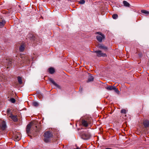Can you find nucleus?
<instances>
[{"instance_id": "5701e85b", "label": "nucleus", "mask_w": 149, "mask_h": 149, "mask_svg": "<svg viewBox=\"0 0 149 149\" xmlns=\"http://www.w3.org/2000/svg\"><path fill=\"white\" fill-rule=\"evenodd\" d=\"M33 106L35 107H38L39 106V104L38 103L36 102H33L32 103Z\"/></svg>"}, {"instance_id": "f257e3e1", "label": "nucleus", "mask_w": 149, "mask_h": 149, "mask_svg": "<svg viewBox=\"0 0 149 149\" xmlns=\"http://www.w3.org/2000/svg\"><path fill=\"white\" fill-rule=\"evenodd\" d=\"M35 124V122H31L28 124L26 126V133L30 137L31 136L29 134H31L32 133L33 131V129L35 130L37 128L36 126H34Z\"/></svg>"}, {"instance_id": "423d86ee", "label": "nucleus", "mask_w": 149, "mask_h": 149, "mask_svg": "<svg viewBox=\"0 0 149 149\" xmlns=\"http://www.w3.org/2000/svg\"><path fill=\"white\" fill-rule=\"evenodd\" d=\"M94 52L97 53V55L98 57H105L107 56V55L106 54L102 53V51L100 50L95 51H94Z\"/></svg>"}, {"instance_id": "473e14b6", "label": "nucleus", "mask_w": 149, "mask_h": 149, "mask_svg": "<svg viewBox=\"0 0 149 149\" xmlns=\"http://www.w3.org/2000/svg\"><path fill=\"white\" fill-rule=\"evenodd\" d=\"M73 149H81L79 148L78 147L76 148H74Z\"/></svg>"}, {"instance_id": "6e6552de", "label": "nucleus", "mask_w": 149, "mask_h": 149, "mask_svg": "<svg viewBox=\"0 0 149 149\" xmlns=\"http://www.w3.org/2000/svg\"><path fill=\"white\" fill-rule=\"evenodd\" d=\"M49 80L55 86L58 88H60V86L57 84L55 83L54 81L52 78H49Z\"/></svg>"}, {"instance_id": "2f4dec72", "label": "nucleus", "mask_w": 149, "mask_h": 149, "mask_svg": "<svg viewBox=\"0 0 149 149\" xmlns=\"http://www.w3.org/2000/svg\"><path fill=\"white\" fill-rule=\"evenodd\" d=\"M83 90V88H80L79 89V91L81 92Z\"/></svg>"}, {"instance_id": "f8f14e48", "label": "nucleus", "mask_w": 149, "mask_h": 149, "mask_svg": "<svg viewBox=\"0 0 149 149\" xmlns=\"http://www.w3.org/2000/svg\"><path fill=\"white\" fill-rule=\"evenodd\" d=\"M88 74L89 75V76H88V77L87 82H89L93 81L94 79L93 77L92 76L90 75V74L88 73Z\"/></svg>"}, {"instance_id": "393cba45", "label": "nucleus", "mask_w": 149, "mask_h": 149, "mask_svg": "<svg viewBox=\"0 0 149 149\" xmlns=\"http://www.w3.org/2000/svg\"><path fill=\"white\" fill-rule=\"evenodd\" d=\"M112 17L113 19H116L118 17V15L117 14H113L112 15Z\"/></svg>"}, {"instance_id": "412c9836", "label": "nucleus", "mask_w": 149, "mask_h": 149, "mask_svg": "<svg viewBox=\"0 0 149 149\" xmlns=\"http://www.w3.org/2000/svg\"><path fill=\"white\" fill-rule=\"evenodd\" d=\"M17 79L18 81L20 84H22V77H17Z\"/></svg>"}, {"instance_id": "cd10ccee", "label": "nucleus", "mask_w": 149, "mask_h": 149, "mask_svg": "<svg viewBox=\"0 0 149 149\" xmlns=\"http://www.w3.org/2000/svg\"><path fill=\"white\" fill-rule=\"evenodd\" d=\"M10 101L13 103H14L15 102V100L14 98H11L10 99Z\"/></svg>"}, {"instance_id": "72a5a7b5", "label": "nucleus", "mask_w": 149, "mask_h": 149, "mask_svg": "<svg viewBox=\"0 0 149 149\" xmlns=\"http://www.w3.org/2000/svg\"><path fill=\"white\" fill-rule=\"evenodd\" d=\"M38 97H39V98H40V99H41V96H40V95H39L38 96Z\"/></svg>"}, {"instance_id": "2eb2a0df", "label": "nucleus", "mask_w": 149, "mask_h": 149, "mask_svg": "<svg viewBox=\"0 0 149 149\" xmlns=\"http://www.w3.org/2000/svg\"><path fill=\"white\" fill-rule=\"evenodd\" d=\"M98 47L100 49H102L104 50H107V47L106 46L103 45H99Z\"/></svg>"}, {"instance_id": "f3484780", "label": "nucleus", "mask_w": 149, "mask_h": 149, "mask_svg": "<svg viewBox=\"0 0 149 149\" xmlns=\"http://www.w3.org/2000/svg\"><path fill=\"white\" fill-rule=\"evenodd\" d=\"M114 86H109L107 87H106L105 88L108 91H111L113 90Z\"/></svg>"}, {"instance_id": "9b49d317", "label": "nucleus", "mask_w": 149, "mask_h": 149, "mask_svg": "<svg viewBox=\"0 0 149 149\" xmlns=\"http://www.w3.org/2000/svg\"><path fill=\"white\" fill-rule=\"evenodd\" d=\"M143 124L145 127H149V121L146 120L143 121Z\"/></svg>"}, {"instance_id": "9d476101", "label": "nucleus", "mask_w": 149, "mask_h": 149, "mask_svg": "<svg viewBox=\"0 0 149 149\" xmlns=\"http://www.w3.org/2000/svg\"><path fill=\"white\" fill-rule=\"evenodd\" d=\"M82 136L84 139H87L90 138L91 136L89 134L85 133L83 134Z\"/></svg>"}, {"instance_id": "7c9ffc66", "label": "nucleus", "mask_w": 149, "mask_h": 149, "mask_svg": "<svg viewBox=\"0 0 149 149\" xmlns=\"http://www.w3.org/2000/svg\"><path fill=\"white\" fill-rule=\"evenodd\" d=\"M139 56L140 57H141L143 55L142 53H139Z\"/></svg>"}, {"instance_id": "a878e982", "label": "nucleus", "mask_w": 149, "mask_h": 149, "mask_svg": "<svg viewBox=\"0 0 149 149\" xmlns=\"http://www.w3.org/2000/svg\"><path fill=\"white\" fill-rule=\"evenodd\" d=\"M113 90H114V91L116 93H119V91L118 89L115 86H114Z\"/></svg>"}, {"instance_id": "4be33fe9", "label": "nucleus", "mask_w": 149, "mask_h": 149, "mask_svg": "<svg viewBox=\"0 0 149 149\" xmlns=\"http://www.w3.org/2000/svg\"><path fill=\"white\" fill-rule=\"evenodd\" d=\"M13 60L12 59H10L8 61V65L9 66H10L13 63Z\"/></svg>"}, {"instance_id": "0eeeda50", "label": "nucleus", "mask_w": 149, "mask_h": 149, "mask_svg": "<svg viewBox=\"0 0 149 149\" xmlns=\"http://www.w3.org/2000/svg\"><path fill=\"white\" fill-rule=\"evenodd\" d=\"M9 117L15 122H16L17 121L18 119L16 116L13 115L12 113H10V115L9 116Z\"/></svg>"}, {"instance_id": "7ed1b4c3", "label": "nucleus", "mask_w": 149, "mask_h": 149, "mask_svg": "<svg viewBox=\"0 0 149 149\" xmlns=\"http://www.w3.org/2000/svg\"><path fill=\"white\" fill-rule=\"evenodd\" d=\"M92 120V118H86L84 119H82V124L84 127H87L89 124H91Z\"/></svg>"}, {"instance_id": "ddd939ff", "label": "nucleus", "mask_w": 149, "mask_h": 149, "mask_svg": "<svg viewBox=\"0 0 149 149\" xmlns=\"http://www.w3.org/2000/svg\"><path fill=\"white\" fill-rule=\"evenodd\" d=\"M48 71L50 74H53L55 70L53 68L51 67L48 69Z\"/></svg>"}, {"instance_id": "c85d7f7f", "label": "nucleus", "mask_w": 149, "mask_h": 149, "mask_svg": "<svg viewBox=\"0 0 149 149\" xmlns=\"http://www.w3.org/2000/svg\"><path fill=\"white\" fill-rule=\"evenodd\" d=\"M10 111L11 110L10 109H7V113L8 115H9L10 114Z\"/></svg>"}, {"instance_id": "c756f323", "label": "nucleus", "mask_w": 149, "mask_h": 149, "mask_svg": "<svg viewBox=\"0 0 149 149\" xmlns=\"http://www.w3.org/2000/svg\"><path fill=\"white\" fill-rule=\"evenodd\" d=\"M85 2V1L84 0H80L79 3L80 4H84Z\"/></svg>"}, {"instance_id": "6ab92c4d", "label": "nucleus", "mask_w": 149, "mask_h": 149, "mask_svg": "<svg viewBox=\"0 0 149 149\" xmlns=\"http://www.w3.org/2000/svg\"><path fill=\"white\" fill-rule=\"evenodd\" d=\"M29 37L30 38V40H34L35 39V37L33 35H29Z\"/></svg>"}, {"instance_id": "1a4fd4ad", "label": "nucleus", "mask_w": 149, "mask_h": 149, "mask_svg": "<svg viewBox=\"0 0 149 149\" xmlns=\"http://www.w3.org/2000/svg\"><path fill=\"white\" fill-rule=\"evenodd\" d=\"M103 36H100L97 35L96 36V38L97 40L100 42H102L103 39H104L105 38V36L104 35V37Z\"/></svg>"}, {"instance_id": "39448f33", "label": "nucleus", "mask_w": 149, "mask_h": 149, "mask_svg": "<svg viewBox=\"0 0 149 149\" xmlns=\"http://www.w3.org/2000/svg\"><path fill=\"white\" fill-rule=\"evenodd\" d=\"M6 128V122L4 121H0V129L4 130H5Z\"/></svg>"}, {"instance_id": "a211bd4d", "label": "nucleus", "mask_w": 149, "mask_h": 149, "mask_svg": "<svg viewBox=\"0 0 149 149\" xmlns=\"http://www.w3.org/2000/svg\"><path fill=\"white\" fill-rule=\"evenodd\" d=\"M5 24V21L3 20L0 22V28L3 27Z\"/></svg>"}, {"instance_id": "4468645a", "label": "nucleus", "mask_w": 149, "mask_h": 149, "mask_svg": "<svg viewBox=\"0 0 149 149\" xmlns=\"http://www.w3.org/2000/svg\"><path fill=\"white\" fill-rule=\"evenodd\" d=\"M123 3L124 6L128 7H130V4L127 1H123Z\"/></svg>"}, {"instance_id": "dca6fc26", "label": "nucleus", "mask_w": 149, "mask_h": 149, "mask_svg": "<svg viewBox=\"0 0 149 149\" xmlns=\"http://www.w3.org/2000/svg\"><path fill=\"white\" fill-rule=\"evenodd\" d=\"M141 12L145 14V15L146 16H148L149 15V12L145 10H141Z\"/></svg>"}, {"instance_id": "f03ea898", "label": "nucleus", "mask_w": 149, "mask_h": 149, "mask_svg": "<svg viewBox=\"0 0 149 149\" xmlns=\"http://www.w3.org/2000/svg\"><path fill=\"white\" fill-rule=\"evenodd\" d=\"M44 141L46 143L51 141V139L53 137V134L49 131H47L45 132L43 135Z\"/></svg>"}, {"instance_id": "f704fd0d", "label": "nucleus", "mask_w": 149, "mask_h": 149, "mask_svg": "<svg viewBox=\"0 0 149 149\" xmlns=\"http://www.w3.org/2000/svg\"><path fill=\"white\" fill-rule=\"evenodd\" d=\"M104 149H112L111 148H107Z\"/></svg>"}, {"instance_id": "b1692460", "label": "nucleus", "mask_w": 149, "mask_h": 149, "mask_svg": "<svg viewBox=\"0 0 149 149\" xmlns=\"http://www.w3.org/2000/svg\"><path fill=\"white\" fill-rule=\"evenodd\" d=\"M121 113L125 114L127 113V111L124 109H122L121 110Z\"/></svg>"}, {"instance_id": "aec40b11", "label": "nucleus", "mask_w": 149, "mask_h": 149, "mask_svg": "<svg viewBox=\"0 0 149 149\" xmlns=\"http://www.w3.org/2000/svg\"><path fill=\"white\" fill-rule=\"evenodd\" d=\"M24 45H21L19 48V50L20 52H22L24 50Z\"/></svg>"}, {"instance_id": "20e7f679", "label": "nucleus", "mask_w": 149, "mask_h": 149, "mask_svg": "<svg viewBox=\"0 0 149 149\" xmlns=\"http://www.w3.org/2000/svg\"><path fill=\"white\" fill-rule=\"evenodd\" d=\"M21 137V135L20 133L19 132H16L13 136V139L15 141H18L19 140Z\"/></svg>"}, {"instance_id": "bb28decb", "label": "nucleus", "mask_w": 149, "mask_h": 149, "mask_svg": "<svg viewBox=\"0 0 149 149\" xmlns=\"http://www.w3.org/2000/svg\"><path fill=\"white\" fill-rule=\"evenodd\" d=\"M95 34H98V35H100V36H103V37H104V35L101 32H96V33H95Z\"/></svg>"}]
</instances>
